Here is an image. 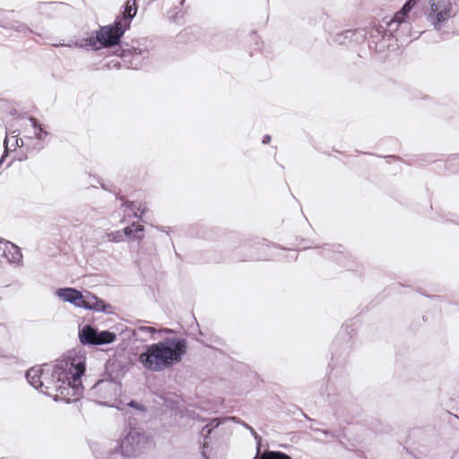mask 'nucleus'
I'll return each instance as SVG.
<instances>
[{
    "label": "nucleus",
    "instance_id": "obj_23",
    "mask_svg": "<svg viewBox=\"0 0 459 459\" xmlns=\"http://www.w3.org/2000/svg\"><path fill=\"white\" fill-rule=\"evenodd\" d=\"M319 432L323 433L324 435L327 436L329 435L330 433L326 430H318Z\"/></svg>",
    "mask_w": 459,
    "mask_h": 459
},
{
    "label": "nucleus",
    "instance_id": "obj_1",
    "mask_svg": "<svg viewBox=\"0 0 459 459\" xmlns=\"http://www.w3.org/2000/svg\"><path fill=\"white\" fill-rule=\"evenodd\" d=\"M85 371V360L73 357L43 368H31L26 373L28 382L55 401L71 403L82 394L81 377Z\"/></svg>",
    "mask_w": 459,
    "mask_h": 459
},
{
    "label": "nucleus",
    "instance_id": "obj_20",
    "mask_svg": "<svg viewBox=\"0 0 459 459\" xmlns=\"http://www.w3.org/2000/svg\"><path fill=\"white\" fill-rule=\"evenodd\" d=\"M139 330L143 333H152L156 332V330L151 326H143V327H140Z\"/></svg>",
    "mask_w": 459,
    "mask_h": 459
},
{
    "label": "nucleus",
    "instance_id": "obj_15",
    "mask_svg": "<svg viewBox=\"0 0 459 459\" xmlns=\"http://www.w3.org/2000/svg\"><path fill=\"white\" fill-rule=\"evenodd\" d=\"M132 55L134 56V62H131L130 66L134 69H137L141 66L139 57L142 56L143 58H145L148 55V51L145 49L143 50L140 48H134L132 50Z\"/></svg>",
    "mask_w": 459,
    "mask_h": 459
},
{
    "label": "nucleus",
    "instance_id": "obj_13",
    "mask_svg": "<svg viewBox=\"0 0 459 459\" xmlns=\"http://www.w3.org/2000/svg\"><path fill=\"white\" fill-rule=\"evenodd\" d=\"M12 134L13 135L7 136L4 140L5 150H9L10 146L15 150L17 147L24 145L23 139L19 137V132L14 130Z\"/></svg>",
    "mask_w": 459,
    "mask_h": 459
},
{
    "label": "nucleus",
    "instance_id": "obj_19",
    "mask_svg": "<svg viewBox=\"0 0 459 459\" xmlns=\"http://www.w3.org/2000/svg\"><path fill=\"white\" fill-rule=\"evenodd\" d=\"M123 234L124 233H122L120 231H117V232L111 233V234L108 235V239L110 241H115V242L121 241L122 238H123Z\"/></svg>",
    "mask_w": 459,
    "mask_h": 459
},
{
    "label": "nucleus",
    "instance_id": "obj_17",
    "mask_svg": "<svg viewBox=\"0 0 459 459\" xmlns=\"http://www.w3.org/2000/svg\"><path fill=\"white\" fill-rule=\"evenodd\" d=\"M258 459H291L290 456L282 453L275 451H265Z\"/></svg>",
    "mask_w": 459,
    "mask_h": 459
},
{
    "label": "nucleus",
    "instance_id": "obj_22",
    "mask_svg": "<svg viewBox=\"0 0 459 459\" xmlns=\"http://www.w3.org/2000/svg\"><path fill=\"white\" fill-rule=\"evenodd\" d=\"M271 141V136L270 135H265L263 139V143L264 144H266V143H269Z\"/></svg>",
    "mask_w": 459,
    "mask_h": 459
},
{
    "label": "nucleus",
    "instance_id": "obj_24",
    "mask_svg": "<svg viewBox=\"0 0 459 459\" xmlns=\"http://www.w3.org/2000/svg\"><path fill=\"white\" fill-rule=\"evenodd\" d=\"M4 155L1 158L0 160V165L2 164V162L4 161Z\"/></svg>",
    "mask_w": 459,
    "mask_h": 459
},
{
    "label": "nucleus",
    "instance_id": "obj_3",
    "mask_svg": "<svg viewBox=\"0 0 459 459\" xmlns=\"http://www.w3.org/2000/svg\"><path fill=\"white\" fill-rule=\"evenodd\" d=\"M55 294L61 301L70 303L76 307L105 313L112 311L110 304L100 299L88 290L82 292L74 288H59Z\"/></svg>",
    "mask_w": 459,
    "mask_h": 459
},
{
    "label": "nucleus",
    "instance_id": "obj_2",
    "mask_svg": "<svg viewBox=\"0 0 459 459\" xmlns=\"http://www.w3.org/2000/svg\"><path fill=\"white\" fill-rule=\"evenodd\" d=\"M186 351L187 342L185 339L169 337L147 346L138 360L145 369L160 372L179 363Z\"/></svg>",
    "mask_w": 459,
    "mask_h": 459
},
{
    "label": "nucleus",
    "instance_id": "obj_8",
    "mask_svg": "<svg viewBox=\"0 0 459 459\" xmlns=\"http://www.w3.org/2000/svg\"><path fill=\"white\" fill-rule=\"evenodd\" d=\"M4 261L10 264H21L22 254L18 246L0 238V263Z\"/></svg>",
    "mask_w": 459,
    "mask_h": 459
},
{
    "label": "nucleus",
    "instance_id": "obj_18",
    "mask_svg": "<svg viewBox=\"0 0 459 459\" xmlns=\"http://www.w3.org/2000/svg\"><path fill=\"white\" fill-rule=\"evenodd\" d=\"M135 0H128L124 18L132 19L136 13Z\"/></svg>",
    "mask_w": 459,
    "mask_h": 459
},
{
    "label": "nucleus",
    "instance_id": "obj_9",
    "mask_svg": "<svg viewBox=\"0 0 459 459\" xmlns=\"http://www.w3.org/2000/svg\"><path fill=\"white\" fill-rule=\"evenodd\" d=\"M23 137L27 141L37 139L44 141L48 135V131L41 125H39L33 117L23 120L22 123Z\"/></svg>",
    "mask_w": 459,
    "mask_h": 459
},
{
    "label": "nucleus",
    "instance_id": "obj_11",
    "mask_svg": "<svg viewBox=\"0 0 459 459\" xmlns=\"http://www.w3.org/2000/svg\"><path fill=\"white\" fill-rule=\"evenodd\" d=\"M416 0H407L403 7L394 14L392 20L386 23L390 32L397 30L399 27L406 28L408 26L406 22L407 14L416 4Z\"/></svg>",
    "mask_w": 459,
    "mask_h": 459
},
{
    "label": "nucleus",
    "instance_id": "obj_4",
    "mask_svg": "<svg viewBox=\"0 0 459 459\" xmlns=\"http://www.w3.org/2000/svg\"><path fill=\"white\" fill-rule=\"evenodd\" d=\"M125 32V26L121 20L116 21L113 24L102 26L96 32V37H88L80 39L75 46L80 48H92L100 49L101 47L108 48L117 45Z\"/></svg>",
    "mask_w": 459,
    "mask_h": 459
},
{
    "label": "nucleus",
    "instance_id": "obj_21",
    "mask_svg": "<svg viewBox=\"0 0 459 459\" xmlns=\"http://www.w3.org/2000/svg\"><path fill=\"white\" fill-rule=\"evenodd\" d=\"M127 405H128V406H130V407H134V408H135V409H137V410H142V409H143V406H142V405H140V404L136 403H135V402H134V401H132V402L128 403H127Z\"/></svg>",
    "mask_w": 459,
    "mask_h": 459
},
{
    "label": "nucleus",
    "instance_id": "obj_5",
    "mask_svg": "<svg viewBox=\"0 0 459 459\" xmlns=\"http://www.w3.org/2000/svg\"><path fill=\"white\" fill-rule=\"evenodd\" d=\"M429 4L428 21L435 30H439L454 16L453 4L450 0H429Z\"/></svg>",
    "mask_w": 459,
    "mask_h": 459
},
{
    "label": "nucleus",
    "instance_id": "obj_16",
    "mask_svg": "<svg viewBox=\"0 0 459 459\" xmlns=\"http://www.w3.org/2000/svg\"><path fill=\"white\" fill-rule=\"evenodd\" d=\"M230 420V418H225L223 420L214 419L209 424H207L206 426H204L202 429L201 434L206 437L212 433V431L214 428H217L221 422H224V421H227Z\"/></svg>",
    "mask_w": 459,
    "mask_h": 459
},
{
    "label": "nucleus",
    "instance_id": "obj_7",
    "mask_svg": "<svg viewBox=\"0 0 459 459\" xmlns=\"http://www.w3.org/2000/svg\"><path fill=\"white\" fill-rule=\"evenodd\" d=\"M95 392L103 400L102 403L111 407L122 409L116 403L117 397L121 392L120 385L113 380H100L94 386Z\"/></svg>",
    "mask_w": 459,
    "mask_h": 459
},
{
    "label": "nucleus",
    "instance_id": "obj_10",
    "mask_svg": "<svg viewBox=\"0 0 459 459\" xmlns=\"http://www.w3.org/2000/svg\"><path fill=\"white\" fill-rule=\"evenodd\" d=\"M145 437L143 433L135 429H131L121 442V449L124 454L129 455L142 447Z\"/></svg>",
    "mask_w": 459,
    "mask_h": 459
},
{
    "label": "nucleus",
    "instance_id": "obj_14",
    "mask_svg": "<svg viewBox=\"0 0 459 459\" xmlns=\"http://www.w3.org/2000/svg\"><path fill=\"white\" fill-rule=\"evenodd\" d=\"M143 227L134 222L124 230V235L133 237L137 239H141L143 238Z\"/></svg>",
    "mask_w": 459,
    "mask_h": 459
},
{
    "label": "nucleus",
    "instance_id": "obj_6",
    "mask_svg": "<svg viewBox=\"0 0 459 459\" xmlns=\"http://www.w3.org/2000/svg\"><path fill=\"white\" fill-rule=\"evenodd\" d=\"M79 339L83 345H103L116 340V334L109 331H98L86 325L79 330Z\"/></svg>",
    "mask_w": 459,
    "mask_h": 459
},
{
    "label": "nucleus",
    "instance_id": "obj_12",
    "mask_svg": "<svg viewBox=\"0 0 459 459\" xmlns=\"http://www.w3.org/2000/svg\"><path fill=\"white\" fill-rule=\"evenodd\" d=\"M123 211L126 218H141L146 211V207L137 202H126L123 204Z\"/></svg>",
    "mask_w": 459,
    "mask_h": 459
}]
</instances>
